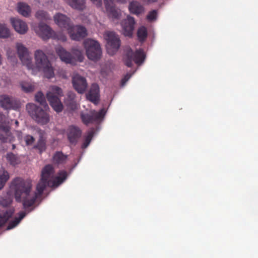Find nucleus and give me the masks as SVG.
<instances>
[{"label":"nucleus","mask_w":258,"mask_h":258,"mask_svg":"<svg viewBox=\"0 0 258 258\" xmlns=\"http://www.w3.org/2000/svg\"><path fill=\"white\" fill-rule=\"evenodd\" d=\"M148 32L146 27L141 26L137 31V37L140 42H144L147 38Z\"/></svg>","instance_id":"obj_29"},{"label":"nucleus","mask_w":258,"mask_h":258,"mask_svg":"<svg viewBox=\"0 0 258 258\" xmlns=\"http://www.w3.org/2000/svg\"><path fill=\"white\" fill-rule=\"evenodd\" d=\"M131 76H132V74H129V73H127V74H126L124 76V77H123V78H125V79L126 80H127V81L130 79V78L131 77Z\"/></svg>","instance_id":"obj_42"},{"label":"nucleus","mask_w":258,"mask_h":258,"mask_svg":"<svg viewBox=\"0 0 258 258\" xmlns=\"http://www.w3.org/2000/svg\"><path fill=\"white\" fill-rule=\"evenodd\" d=\"M63 95L62 89L56 86H52L50 91L46 94V97L50 105L57 112H60L63 109V105L59 97Z\"/></svg>","instance_id":"obj_5"},{"label":"nucleus","mask_w":258,"mask_h":258,"mask_svg":"<svg viewBox=\"0 0 258 258\" xmlns=\"http://www.w3.org/2000/svg\"><path fill=\"white\" fill-rule=\"evenodd\" d=\"M135 23L134 18L130 16H128L126 19L121 21V25L124 36L128 37L132 36Z\"/></svg>","instance_id":"obj_13"},{"label":"nucleus","mask_w":258,"mask_h":258,"mask_svg":"<svg viewBox=\"0 0 258 258\" xmlns=\"http://www.w3.org/2000/svg\"><path fill=\"white\" fill-rule=\"evenodd\" d=\"M11 23L16 31L20 34H24L27 33L28 27L25 22L17 18H11Z\"/></svg>","instance_id":"obj_18"},{"label":"nucleus","mask_w":258,"mask_h":258,"mask_svg":"<svg viewBox=\"0 0 258 258\" xmlns=\"http://www.w3.org/2000/svg\"><path fill=\"white\" fill-rule=\"evenodd\" d=\"M9 177V174L7 171L5 170L0 171V189L3 188Z\"/></svg>","instance_id":"obj_32"},{"label":"nucleus","mask_w":258,"mask_h":258,"mask_svg":"<svg viewBox=\"0 0 258 258\" xmlns=\"http://www.w3.org/2000/svg\"><path fill=\"white\" fill-rule=\"evenodd\" d=\"M87 99L95 104H98L99 101V88L97 84H93L90 91L87 94Z\"/></svg>","instance_id":"obj_20"},{"label":"nucleus","mask_w":258,"mask_h":258,"mask_svg":"<svg viewBox=\"0 0 258 258\" xmlns=\"http://www.w3.org/2000/svg\"><path fill=\"white\" fill-rule=\"evenodd\" d=\"M13 213L14 210L11 209H4L0 210V227L9 220Z\"/></svg>","instance_id":"obj_22"},{"label":"nucleus","mask_w":258,"mask_h":258,"mask_svg":"<svg viewBox=\"0 0 258 258\" xmlns=\"http://www.w3.org/2000/svg\"><path fill=\"white\" fill-rule=\"evenodd\" d=\"M76 95L73 92H69L67 94V98L64 101V103L67 106L74 109L76 108Z\"/></svg>","instance_id":"obj_26"},{"label":"nucleus","mask_w":258,"mask_h":258,"mask_svg":"<svg viewBox=\"0 0 258 258\" xmlns=\"http://www.w3.org/2000/svg\"><path fill=\"white\" fill-rule=\"evenodd\" d=\"M68 32L72 40L77 41L83 39L87 35L86 29L79 25H73L68 30Z\"/></svg>","instance_id":"obj_11"},{"label":"nucleus","mask_w":258,"mask_h":258,"mask_svg":"<svg viewBox=\"0 0 258 258\" xmlns=\"http://www.w3.org/2000/svg\"><path fill=\"white\" fill-rule=\"evenodd\" d=\"M69 5L74 9L83 10L85 8V0H68Z\"/></svg>","instance_id":"obj_27"},{"label":"nucleus","mask_w":258,"mask_h":258,"mask_svg":"<svg viewBox=\"0 0 258 258\" xmlns=\"http://www.w3.org/2000/svg\"><path fill=\"white\" fill-rule=\"evenodd\" d=\"M86 55L91 60L96 61L101 58L102 50L100 44L96 40L87 39L84 41Z\"/></svg>","instance_id":"obj_4"},{"label":"nucleus","mask_w":258,"mask_h":258,"mask_svg":"<svg viewBox=\"0 0 258 258\" xmlns=\"http://www.w3.org/2000/svg\"><path fill=\"white\" fill-rule=\"evenodd\" d=\"M105 113L106 111L104 108L101 109L98 112L95 110H91L88 112H81L80 118L82 122L88 125L89 124L99 122L103 118Z\"/></svg>","instance_id":"obj_6"},{"label":"nucleus","mask_w":258,"mask_h":258,"mask_svg":"<svg viewBox=\"0 0 258 258\" xmlns=\"http://www.w3.org/2000/svg\"><path fill=\"white\" fill-rule=\"evenodd\" d=\"M104 37L106 41L107 53L110 55H113L120 47L119 38L114 32L110 31L105 32Z\"/></svg>","instance_id":"obj_7"},{"label":"nucleus","mask_w":258,"mask_h":258,"mask_svg":"<svg viewBox=\"0 0 258 258\" xmlns=\"http://www.w3.org/2000/svg\"><path fill=\"white\" fill-rule=\"evenodd\" d=\"M6 158L8 161L12 165L14 166L19 162L18 157L12 153L7 154Z\"/></svg>","instance_id":"obj_37"},{"label":"nucleus","mask_w":258,"mask_h":258,"mask_svg":"<svg viewBox=\"0 0 258 258\" xmlns=\"http://www.w3.org/2000/svg\"><path fill=\"white\" fill-rule=\"evenodd\" d=\"M63 41H65L66 40V38L64 36L63 37Z\"/></svg>","instance_id":"obj_48"},{"label":"nucleus","mask_w":258,"mask_h":258,"mask_svg":"<svg viewBox=\"0 0 258 258\" xmlns=\"http://www.w3.org/2000/svg\"><path fill=\"white\" fill-rule=\"evenodd\" d=\"M67 173L61 171L55 176L52 165L48 164L42 169L41 178L36 186V191L32 190L31 181L21 177L15 178L11 182V188L14 191L16 201L22 203L23 208L28 212L32 211L37 199L40 198L47 186L53 187L60 184L67 178Z\"/></svg>","instance_id":"obj_1"},{"label":"nucleus","mask_w":258,"mask_h":258,"mask_svg":"<svg viewBox=\"0 0 258 258\" xmlns=\"http://www.w3.org/2000/svg\"><path fill=\"white\" fill-rule=\"evenodd\" d=\"M56 53L59 57L61 61L66 63L75 64V59L71 53L67 51L61 46L57 47L55 48Z\"/></svg>","instance_id":"obj_17"},{"label":"nucleus","mask_w":258,"mask_h":258,"mask_svg":"<svg viewBox=\"0 0 258 258\" xmlns=\"http://www.w3.org/2000/svg\"><path fill=\"white\" fill-rule=\"evenodd\" d=\"M68 156L64 155L61 151H56L52 157L53 162L57 165L66 163Z\"/></svg>","instance_id":"obj_23"},{"label":"nucleus","mask_w":258,"mask_h":258,"mask_svg":"<svg viewBox=\"0 0 258 258\" xmlns=\"http://www.w3.org/2000/svg\"><path fill=\"white\" fill-rule=\"evenodd\" d=\"M22 89L26 92H31L34 91V87L32 85H28L25 86L24 85H22Z\"/></svg>","instance_id":"obj_40"},{"label":"nucleus","mask_w":258,"mask_h":258,"mask_svg":"<svg viewBox=\"0 0 258 258\" xmlns=\"http://www.w3.org/2000/svg\"><path fill=\"white\" fill-rule=\"evenodd\" d=\"M21 134H22V133L21 132H17V135H18V137L19 139H20L21 137Z\"/></svg>","instance_id":"obj_46"},{"label":"nucleus","mask_w":258,"mask_h":258,"mask_svg":"<svg viewBox=\"0 0 258 258\" xmlns=\"http://www.w3.org/2000/svg\"><path fill=\"white\" fill-rule=\"evenodd\" d=\"M16 48L20 59L28 70H31L34 72L36 68L38 71H42L46 78L50 79L54 77V69L47 56L42 50L38 49L35 52L34 58L36 66L35 67L33 64L32 57L28 49L24 45L21 43H17Z\"/></svg>","instance_id":"obj_2"},{"label":"nucleus","mask_w":258,"mask_h":258,"mask_svg":"<svg viewBox=\"0 0 258 258\" xmlns=\"http://www.w3.org/2000/svg\"><path fill=\"white\" fill-rule=\"evenodd\" d=\"M92 3L95 5L97 8L102 7V0H90Z\"/></svg>","instance_id":"obj_41"},{"label":"nucleus","mask_w":258,"mask_h":258,"mask_svg":"<svg viewBox=\"0 0 258 258\" xmlns=\"http://www.w3.org/2000/svg\"><path fill=\"white\" fill-rule=\"evenodd\" d=\"M71 52L73 54L72 56L75 59V62L76 60H78L80 62L83 61L84 59V56L82 50H80L76 47H74L72 48Z\"/></svg>","instance_id":"obj_31"},{"label":"nucleus","mask_w":258,"mask_h":258,"mask_svg":"<svg viewBox=\"0 0 258 258\" xmlns=\"http://www.w3.org/2000/svg\"><path fill=\"white\" fill-rule=\"evenodd\" d=\"M126 82H127V80H126L124 78H123L121 80V82H120L121 86H123L125 84Z\"/></svg>","instance_id":"obj_43"},{"label":"nucleus","mask_w":258,"mask_h":258,"mask_svg":"<svg viewBox=\"0 0 258 258\" xmlns=\"http://www.w3.org/2000/svg\"><path fill=\"white\" fill-rule=\"evenodd\" d=\"M125 64L128 67H132L133 62L141 64L145 59V54L142 50H137L134 52L131 49L127 50L123 58Z\"/></svg>","instance_id":"obj_8"},{"label":"nucleus","mask_w":258,"mask_h":258,"mask_svg":"<svg viewBox=\"0 0 258 258\" xmlns=\"http://www.w3.org/2000/svg\"><path fill=\"white\" fill-rule=\"evenodd\" d=\"M11 36L10 30L5 24H0V38L6 39Z\"/></svg>","instance_id":"obj_30"},{"label":"nucleus","mask_w":258,"mask_h":258,"mask_svg":"<svg viewBox=\"0 0 258 258\" xmlns=\"http://www.w3.org/2000/svg\"><path fill=\"white\" fill-rule=\"evenodd\" d=\"M35 97L37 102L39 103L41 105L43 106L44 108H48V105L46 104L44 95L41 92H38L35 95Z\"/></svg>","instance_id":"obj_35"},{"label":"nucleus","mask_w":258,"mask_h":258,"mask_svg":"<svg viewBox=\"0 0 258 258\" xmlns=\"http://www.w3.org/2000/svg\"><path fill=\"white\" fill-rule=\"evenodd\" d=\"M17 9L19 13L25 17H27L30 15L31 11L28 5L22 2L18 4Z\"/></svg>","instance_id":"obj_25"},{"label":"nucleus","mask_w":258,"mask_h":258,"mask_svg":"<svg viewBox=\"0 0 258 258\" xmlns=\"http://www.w3.org/2000/svg\"><path fill=\"white\" fill-rule=\"evenodd\" d=\"M26 110L31 117L38 123L46 124L49 121V115L45 110L33 103L26 105Z\"/></svg>","instance_id":"obj_3"},{"label":"nucleus","mask_w":258,"mask_h":258,"mask_svg":"<svg viewBox=\"0 0 258 258\" xmlns=\"http://www.w3.org/2000/svg\"><path fill=\"white\" fill-rule=\"evenodd\" d=\"M26 213L25 212H21L19 213V217H15L14 220L11 221L7 227V229H11L17 226L19 222L23 219L26 216Z\"/></svg>","instance_id":"obj_28"},{"label":"nucleus","mask_w":258,"mask_h":258,"mask_svg":"<svg viewBox=\"0 0 258 258\" xmlns=\"http://www.w3.org/2000/svg\"><path fill=\"white\" fill-rule=\"evenodd\" d=\"M117 3H121V4H125L127 2V0H115Z\"/></svg>","instance_id":"obj_45"},{"label":"nucleus","mask_w":258,"mask_h":258,"mask_svg":"<svg viewBox=\"0 0 258 258\" xmlns=\"http://www.w3.org/2000/svg\"><path fill=\"white\" fill-rule=\"evenodd\" d=\"M94 134V132L93 129H92L88 132L87 136L85 138L84 143L82 145L81 147L82 149H85L89 146Z\"/></svg>","instance_id":"obj_33"},{"label":"nucleus","mask_w":258,"mask_h":258,"mask_svg":"<svg viewBox=\"0 0 258 258\" xmlns=\"http://www.w3.org/2000/svg\"><path fill=\"white\" fill-rule=\"evenodd\" d=\"M33 148L38 150L40 154H41L46 150V139L42 133L40 134L39 139L36 144L34 146Z\"/></svg>","instance_id":"obj_24"},{"label":"nucleus","mask_w":258,"mask_h":258,"mask_svg":"<svg viewBox=\"0 0 258 258\" xmlns=\"http://www.w3.org/2000/svg\"><path fill=\"white\" fill-rule=\"evenodd\" d=\"M0 140L3 143L11 142L13 138L10 132V127L5 121L0 123Z\"/></svg>","instance_id":"obj_16"},{"label":"nucleus","mask_w":258,"mask_h":258,"mask_svg":"<svg viewBox=\"0 0 258 258\" xmlns=\"http://www.w3.org/2000/svg\"><path fill=\"white\" fill-rule=\"evenodd\" d=\"M157 0H143V1L145 3H147L148 4L154 3L156 2Z\"/></svg>","instance_id":"obj_44"},{"label":"nucleus","mask_w":258,"mask_h":258,"mask_svg":"<svg viewBox=\"0 0 258 258\" xmlns=\"http://www.w3.org/2000/svg\"><path fill=\"white\" fill-rule=\"evenodd\" d=\"M106 13L109 17L113 19H118L121 15L120 9L117 8L112 0H104Z\"/></svg>","instance_id":"obj_14"},{"label":"nucleus","mask_w":258,"mask_h":258,"mask_svg":"<svg viewBox=\"0 0 258 258\" xmlns=\"http://www.w3.org/2000/svg\"><path fill=\"white\" fill-rule=\"evenodd\" d=\"M82 135V131L75 126H71L68 129V138L71 144L75 145Z\"/></svg>","instance_id":"obj_19"},{"label":"nucleus","mask_w":258,"mask_h":258,"mask_svg":"<svg viewBox=\"0 0 258 258\" xmlns=\"http://www.w3.org/2000/svg\"><path fill=\"white\" fill-rule=\"evenodd\" d=\"M16 124H18V121H16Z\"/></svg>","instance_id":"obj_49"},{"label":"nucleus","mask_w":258,"mask_h":258,"mask_svg":"<svg viewBox=\"0 0 258 258\" xmlns=\"http://www.w3.org/2000/svg\"><path fill=\"white\" fill-rule=\"evenodd\" d=\"M24 141L27 146H30L34 142L35 138L31 135H27L24 137Z\"/></svg>","instance_id":"obj_39"},{"label":"nucleus","mask_w":258,"mask_h":258,"mask_svg":"<svg viewBox=\"0 0 258 258\" xmlns=\"http://www.w3.org/2000/svg\"><path fill=\"white\" fill-rule=\"evenodd\" d=\"M12 202V198L8 195L5 197H0V205L3 207H7L10 205Z\"/></svg>","instance_id":"obj_36"},{"label":"nucleus","mask_w":258,"mask_h":258,"mask_svg":"<svg viewBox=\"0 0 258 258\" xmlns=\"http://www.w3.org/2000/svg\"><path fill=\"white\" fill-rule=\"evenodd\" d=\"M72 83L74 89L80 94L84 93L88 87L86 79L79 74L73 76Z\"/></svg>","instance_id":"obj_12"},{"label":"nucleus","mask_w":258,"mask_h":258,"mask_svg":"<svg viewBox=\"0 0 258 258\" xmlns=\"http://www.w3.org/2000/svg\"><path fill=\"white\" fill-rule=\"evenodd\" d=\"M36 33L44 40L49 38L55 39L56 34L51 28L42 23H40L38 27L35 28Z\"/></svg>","instance_id":"obj_10"},{"label":"nucleus","mask_w":258,"mask_h":258,"mask_svg":"<svg viewBox=\"0 0 258 258\" xmlns=\"http://www.w3.org/2000/svg\"><path fill=\"white\" fill-rule=\"evenodd\" d=\"M35 17L37 19L41 21H47L50 19L48 14L43 10L38 11L35 14Z\"/></svg>","instance_id":"obj_34"},{"label":"nucleus","mask_w":258,"mask_h":258,"mask_svg":"<svg viewBox=\"0 0 258 258\" xmlns=\"http://www.w3.org/2000/svg\"><path fill=\"white\" fill-rule=\"evenodd\" d=\"M12 146H13L12 149H14L15 148V145H13Z\"/></svg>","instance_id":"obj_47"},{"label":"nucleus","mask_w":258,"mask_h":258,"mask_svg":"<svg viewBox=\"0 0 258 258\" xmlns=\"http://www.w3.org/2000/svg\"><path fill=\"white\" fill-rule=\"evenodd\" d=\"M157 11L156 10H152L147 15L146 18L148 21L152 22L157 19Z\"/></svg>","instance_id":"obj_38"},{"label":"nucleus","mask_w":258,"mask_h":258,"mask_svg":"<svg viewBox=\"0 0 258 258\" xmlns=\"http://www.w3.org/2000/svg\"><path fill=\"white\" fill-rule=\"evenodd\" d=\"M0 106L5 110H17L21 107L20 102L7 94L0 95Z\"/></svg>","instance_id":"obj_9"},{"label":"nucleus","mask_w":258,"mask_h":258,"mask_svg":"<svg viewBox=\"0 0 258 258\" xmlns=\"http://www.w3.org/2000/svg\"><path fill=\"white\" fill-rule=\"evenodd\" d=\"M128 10L131 13L138 16L143 13L144 8L139 2L133 1L129 4Z\"/></svg>","instance_id":"obj_21"},{"label":"nucleus","mask_w":258,"mask_h":258,"mask_svg":"<svg viewBox=\"0 0 258 258\" xmlns=\"http://www.w3.org/2000/svg\"><path fill=\"white\" fill-rule=\"evenodd\" d=\"M53 18L55 23L64 30L68 31L73 25L71 19L62 14L57 13Z\"/></svg>","instance_id":"obj_15"}]
</instances>
